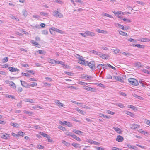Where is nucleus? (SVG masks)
Returning a JSON list of instances; mask_svg holds the SVG:
<instances>
[{"instance_id":"obj_38","label":"nucleus","mask_w":150,"mask_h":150,"mask_svg":"<svg viewBox=\"0 0 150 150\" xmlns=\"http://www.w3.org/2000/svg\"><path fill=\"white\" fill-rule=\"evenodd\" d=\"M58 128L63 131H66V128L65 127L61 125H60L58 127Z\"/></svg>"},{"instance_id":"obj_34","label":"nucleus","mask_w":150,"mask_h":150,"mask_svg":"<svg viewBox=\"0 0 150 150\" xmlns=\"http://www.w3.org/2000/svg\"><path fill=\"white\" fill-rule=\"evenodd\" d=\"M48 61L50 63L54 64L55 63L56 60L49 58L48 59Z\"/></svg>"},{"instance_id":"obj_59","label":"nucleus","mask_w":150,"mask_h":150,"mask_svg":"<svg viewBox=\"0 0 150 150\" xmlns=\"http://www.w3.org/2000/svg\"><path fill=\"white\" fill-rule=\"evenodd\" d=\"M47 138V139L48 141V142H54V141H53V140L52 139H50V137L49 136H48V137Z\"/></svg>"},{"instance_id":"obj_48","label":"nucleus","mask_w":150,"mask_h":150,"mask_svg":"<svg viewBox=\"0 0 150 150\" xmlns=\"http://www.w3.org/2000/svg\"><path fill=\"white\" fill-rule=\"evenodd\" d=\"M76 57L79 59V60L81 58H82V57L81 56H80L78 54H76Z\"/></svg>"},{"instance_id":"obj_37","label":"nucleus","mask_w":150,"mask_h":150,"mask_svg":"<svg viewBox=\"0 0 150 150\" xmlns=\"http://www.w3.org/2000/svg\"><path fill=\"white\" fill-rule=\"evenodd\" d=\"M65 125H67L69 127H71L72 126L71 124L68 122L66 121V122H65Z\"/></svg>"},{"instance_id":"obj_10","label":"nucleus","mask_w":150,"mask_h":150,"mask_svg":"<svg viewBox=\"0 0 150 150\" xmlns=\"http://www.w3.org/2000/svg\"><path fill=\"white\" fill-rule=\"evenodd\" d=\"M83 88L85 90L88 91H94V89L93 88H92L91 87L88 86H83Z\"/></svg>"},{"instance_id":"obj_47","label":"nucleus","mask_w":150,"mask_h":150,"mask_svg":"<svg viewBox=\"0 0 150 150\" xmlns=\"http://www.w3.org/2000/svg\"><path fill=\"white\" fill-rule=\"evenodd\" d=\"M8 57H5L3 59L2 62L3 63H5L8 61Z\"/></svg>"},{"instance_id":"obj_3","label":"nucleus","mask_w":150,"mask_h":150,"mask_svg":"<svg viewBox=\"0 0 150 150\" xmlns=\"http://www.w3.org/2000/svg\"><path fill=\"white\" fill-rule=\"evenodd\" d=\"M79 63L83 65L86 66L88 65V61H85V59L82 57V58H81L79 60Z\"/></svg>"},{"instance_id":"obj_6","label":"nucleus","mask_w":150,"mask_h":150,"mask_svg":"<svg viewBox=\"0 0 150 150\" xmlns=\"http://www.w3.org/2000/svg\"><path fill=\"white\" fill-rule=\"evenodd\" d=\"M9 136V135L8 134L5 133H1L0 135L1 137L5 139H7L8 137Z\"/></svg>"},{"instance_id":"obj_28","label":"nucleus","mask_w":150,"mask_h":150,"mask_svg":"<svg viewBox=\"0 0 150 150\" xmlns=\"http://www.w3.org/2000/svg\"><path fill=\"white\" fill-rule=\"evenodd\" d=\"M9 86H10L12 88H16V87L15 86V83L12 81H11L9 83Z\"/></svg>"},{"instance_id":"obj_8","label":"nucleus","mask_w":150,"mask_h":150,"mask_svg":"<svg viewBox=\"0 0 150 150\" xmlns=\"http://www.w3.org/2000/svg\"><path fill=\"white\" fill-rule=\"evenodd\" d=\"M55 103H56V104L59 107H64V105L62 103H61L60 101H59L58 100H55Z\"/></svg>"},{"instance_id":"obj_2","label":"nucleus","mask_w":150,"mask_h":150,"mask_svg":"<svg viewBox=\"0 0 150 150\" xmlns=\"http://www.w3.org/2000/svg\"><path fill=\"white\" fill-rule=\"evenodd\" d=\"M54 13L53 14V16L59 18H62L63 17V15L60 12L56 10H54L53 12Z\"/></svg>"},{"instance_id":"obj_31","label":"nucleus","mask_w":150,"mask_h":150,"mask_svg":"<svg viewBox=\"0 0 150 150\" xmlns=\"http://www.w3.org/2000/svg\"><path fill=\"white\" fill-rule=\"evenodd\" d=\"M89 143L92 144H94L97 145H98L100 144L99 143L93 140H91L90 141Z\"/></svg>"},{"instance_id":"obj_52","label":"nucleus","mask_w":150,"mask_h":150,"mask_svg":"<svg viewBox=\"0 0 150 150\" xmlns=\"http://www.w3.org/2000/svg\"><path fill=\"white\" fill-rule=\"evenodd\" d=\"M24 134V133L22 132H20L18 133V135L23 136V135Z\"/></svg>"},{"instance_id":"obj_54","label":"nucleus","mask_w":150,"mask_h":150,"mask_svg":"<svg viewBox=\"0 0 150 150\" xmlns=\"http://www.w3.org/2000/svg\"><path fill=\"white\" fill-rule=\"evenodd\" d=\"M116 105L121 108H122L124 107V105H123V104L120 103H117L116 104Z\"/></svg>"},{"instance_id":"obj_29","label":"nucleus","mask_w":150,"mask_h":150,"mask_svg":"<svg viewBox=\"0 0 150 150\" xmlns=\"http://www.w3.org/2000/svg\"><path fill=\"white\" fill-rule=\"evenodd\" d=\"M39 134L43 137L47 138L48 137V135L46 133H45L42 132H40Z\"/></svg>"},{"instance_id":"obj_26","label":"nucleus","mask_w":150,"mask_h":150,"mask_svg":"<svg viewBox=\"0 0 150 150\" xmlns=\"http://www.w3.org/2000/svg\"><path fill=\"white\" fill-rule=\"evenodd\" d=\"M102 15L103 16H106L107 17H108L109 18H113L112 16H111L110 15H109V14H108L106 13H103L102 14Z\"/></svg>"},{"instance_id":"obj_39","label":"nucleus","mask_w":150,"mask_h":150,"mask_svg":"<svg viewBox=\"0 0 150 150\" xmlns=\"http://www.w3.org/2000/svg\"><path fill=\"white\" fill-rule=\"evenodd\" d=\"M126 113L128 115L132 117H133L134 115V114H133L128 111H126Z\"/></svg>"},{"instance_id":"obj_44","label":"nucleus","mask_w":150,"mask_h":150,"mask_svg":"<svg viewBox=\"0 0 150 150\" xmlns=\"http://www.w3.org/2000/svg\"><path fill=\"white\" fill-rule=\"evenodd\" d=\"M53 1L54 2L58 3L60 4H62L63 3V2L60 0H53Z\"/></svg>"},{"instance_id":"obj_53","label":"nucleus","mask_w":150,"mask_h":150,"mask_svg":"<svg viewBox=\"0 0 150 150\" xmlns=\"http://www.w3.org/2000/svg\"><path fill=\"white\" fill-rule=\"evenodd\" d=\"M33 17L35 19H39L40 18V17L38 15H33Z\"/></svg>"},{"instance_id":"obj_12","label":"nucleus","mask_w":150,"mask_h":150,"mask_svg":"<svg viewBox=\"0 0 150 150\" xmlns=\"http://www.w3.org/2000/svg\"><path fill=\"white\" fill-rule=\"evenodd\" d=\"M85 33L88 35L90 36L91 37L95 36V34L92 32H90L88 31H87L85 32Z\"/></svg>"},{"instance_id":"obj_14","label":"nucleus","mask_w":150,"mask_h":150,"mask_svg":"<svg viewBox=\"0 0 150 150\" xmlns=\"http://www.w3.org/2000/svg\"><path fill=\"white\" fill-rule=\"evenodd\" d=\"M101 55H100L99 56L100 57L102 58V59H107L108 57V56L107 55L103 54L102 53H101Z\"/></svg>"},{"instance_id":"obj_41","label":"nucleus","mask_w":150,"mask_h":150,"mask_svg":"<svg viewBox=\"0 0 150 150\" xmlns=\"http://www.w3.org/2000/svg\"><path fill=\"white\" fill-rule=\"evenodd\" d=\"M81 107L83 108H86V109H90V108L88 106H86L85 105H83V104H81Z\"/></svg>"},{"instance_id":"obj_1","label":"nucleus","mask_w":150,"mask_h":150,"mask_svg":"<svg viewBox=\"0 0 150 150\" xmlns=\"http://www.w3.org/2000/svg\"><path fill=\"white\" fill-rule=\"evenodd\" d=\"M128 81L130 84L134 86H136L139 84L138 81L133 78H130Z\"/></svg>"},{"instance_id":"obj_43","label":"nucleus","mask_w":150,"mask_h":150,"mask_svg":"<svg viewBox=\"0 0 150 150\" xmlns=\"http://www.w3.org/2000/svg\"><path fill=\"white\" fill-rule=\"evenodd\" d=\"M22 76H26V77H30V75H29V74H27V73L22 72Z\"/></svg>"},{"instance_id":"obj_58","label":"nucleus","mask_w":150,"mask_h":150,"mask_svg":"<svg viewBox=\"0 0 150 150\" xmlns=\"http://www.w3.org/2000/svg\"><path fill=\"white\" fill-rule=\"evenodd\" d=\"M37 148L39 149H43L44 147L40 145H38Z\"/></svg>"},{"instance_id":"obj_51","label":"nucleus","mask_w":150,"mask_h":150,"mask_svg":"<svg viewBox=\"0 0 150 150\" xmlns=\"http://www.w3.org/2000/svg\"><path fill=\"white\" fill-rule=\"evenodd\" d=\"M38 84L37 83L35 82H34L33 84H31L29 85V87L30 86L32 87H34L35 86L37 85Z\"/></svg>"},{"instance_id":"obj_24","label":"nucleus","mask_w":150,"mask_h":150,"mask_svg":"<svg viewBox=\"0 0 150 150\" xmlns=\"http://www.w3.org/2000/svg\"><path fill=\"white\" fill-rule=\"evenodd\" d=\"M96 30L97 32L98 33H107V31L102 30L99 29H97Z\"/></svg>"},{"instance_id":"obj_64","label":"nucleus","mask_w":150,"mask_h":150,"mask_svg":"<svg viewBox=\"0 0 150 150\" xmlns=\"http://www.w3.org/2000/svg\"><path fill=\"white\" fill-rule=\"evenodd\" d=\"M57 32H58L59 33H60L61 34H63L64 33V32L62 30H60L58 29V31Z\"/></svg>"},{"instance_id":"obj_23","label":"nucleus","mask_w":150,"mask_h":150,"mask_svg":"<svg viewBox=\"0 0 150 150\" xmlns=\"http://www.w3.org/2000/svg\"><path fill=\"white\" fill-rule=\"evenodd\" d=\"M75 110L78 111L79 113H80L82 115H84L83 113L84 111L83 110L79 108H75Z\"/></svg>"},{"instance_id":"obj_17","label":"nucleus","mask_w":150,"mask_h":150,"mask_svg":"<svg viewBox=\"0 0 150 150\" xmlns=\"http://www.w3.org/2000/svg\"><path fill=\"white\" fill-rule=\"evenodd\" d=\"M91 52L93 54L97 56H98L99 57L100 55H101L100 54L101 52H98L94 50H91Z\"/></svg>"},{"instance_id":"obj_49","label":"nucleus","mask_w":150,"mask_h":150,"mask_svg":"<svg viewBox=\"0 0 150 150\" xmlns=\"http://www.w3.org/2000/svg\"><path fill=\"white\" fill-rule=\"evenodd\" d=\"M6 97H8V98H11L12 99H15V97L11 95H6Z\"/></svg>"},{"instance_id":"obj_61","label":"nucleus","mask_w":150,"mask_h":150,"mask_svg":"<svg viewBox=\"0 0 150 150\" xmlns=\"http://www.w3.org/2000/svg\"><path fill=\"white\" fill-rule=\"evenodd\" d=\"M107 112L108 113L112 115L114 114V112L108 110H107Z\"/></svg>"},{"instance_id":"obj_19","label":"nucleus","mask_w":150,"mask_h":150,"mask_svg":"<svg viewBox=\"0 0 150 150\" xmlns=\"http://www.w3.org/2000/svg\"><path fill=\"white\" fill-rule=\"evenodd\" d=\"M73 131L76 133V134L80 135L81 134L82 135L83 133V132L80 131L76 129H74L73 130Z\"/></svg>"},{"instance_id":"obj_45","label":"nucleus","mask_w":150,"mask_h":150,"mask_svg":"<svg viewBox=\"0 0 150 150\" xmlns=\"http://www.w3.org/2000/svg\"><path fill=\"white\" fill-rule=\"evenodd\" d=\"M143 42H149L150 41V39L149 38H142Z\"/></svg>"},{"instance_id":"obj_33","label":"nucleus","mask_w":150,"mask_h":150,"mask_svg":"<svg viewBox=\"0 0 150 150\" xmlns=\"http://www.w3.org/2000/svg\"><path fill=\"white\" fill-rule=\"evenodd\" d=\"M55 64H59L62 65L63 67H64V66H65V65L64 64V63L62 61H56Z\"/></svg>"},{"instance_id":"obj_5","label":"nucleus","mask_w":150,"mask_h":150,"mask_svg":"<svg viewBox=\"0 0 150 150\" xmlns=\"http://www.w3.org/2000/svg\"><path fill=\"white\" fill-rule=\"evenodd\" d=\"M115 25L117 27H119L120 28L123 30H126L128 29V27H125L123 25L119 23H116Z\"/></svg>"},{"instance_id":"obj_36","label":"nucleus","mask_w":150,"mask_h":150,"mask_svg":"<svg viewBox=\"0 0 150 150\" xmlns=\"http://www.w3.org/2000/svg\"><path fill=\"white\" fill-rule=\"evenodd\" d=\"M10 125L11 126H14L16 128L18 127L19 126L18 124L16 123H14L13 122H11L10 123Z\"/></svg>"},{"instance_id":"obj_11","label":"nucleus","mask_w":150,"mask_h":150,"mask_svg":"<svg viewBox=\"0 0 150 150\" xmlns=\"http://www.w3.org/2000/svg\"><path fill=\"white\" fill-rule=\"evenodd\" d=\"M113 77L116 80L119 81L120 82H123V80L122 79L120 76H114Z\"/></svg>"},{"instance_id":"obj_50","label":"nucleus","mask_w":150,"mask_h":150,"mask_svg":"<svg viewBox=\"0 0 150 150\" xmlns=\"http://www.w3.org/2000/svg\"><path fill=\"white\" fill-rule=\"evenodd\" d=\"M48 33V32L47 30H43L42 31V34L44 35H47Z\"/></svg>"},{"instance_id":"obj_27","label":"nucleus","mask_w":150,"mask_h":150,"mask_svg":"<svg viewBox=\"0 0 150 150\" xmlns=\"http://www.w3.org/2000/svg\"><path fill=\"white\" fill-rule=\"evenodd\" d=\"M113 129L114 130L116 131L117 133H121V130L120 128H119L117 127H113Z\"/></svg>"},{"instance_id":"obj_42","label":"nucleus","mask_w":150,"mask_h":150,"mask_svg":"<svg viewBox=\"0 0 150 150\" xmlns=\"http://www.w3.org/2000/svg\"><path fill=\"white\" fill-rule=\"evenodd\" d=\"M38 52H39V53L40 54H45V51H43L42 50H38L37 51Z\"/></svg>"},{"instance_id":"obj_56","label":"nucleus","mask_w":150,"mask_h":150,"mask_svg":"<svg viewBox=\"0 0 150 150\" xmlns=\"http://www.w3.org/2000/svg\"><path fill=\"white\" fill-rule=\"evenodd\" d=\"M31 42L33 44H34V45H38V44L35 42L34 40H32L31 41Z\"/></svg>"},{"instance_id":"obj_60","label":"nucleus","mask_w":150,"mask_h":150,"mask_svg":"<svg viewBox=\"0 0 150 150\" xmlns=\"http://www.w3.org/2000/svg\"><path fill=\"white\" fill-rule=\"evenodd\" d=\"M65 122H66V121H59V123L62 125H64V124H65Z\"/></svg>"},{"instance_id":"obj_32","label":"nucleus","mask_w":150,"mask_h":150,"mask_svg":"<svg viewBox=\"0 0 150 150\" xmlns=\"http://www.w3.org/2000/svg\"><path fill=\"white\" fill-rule=\"evenodd\" d=\"M62 143L67 146H70V143L67 142L64 140H62Z\"/></svg>"},{"instance_id":"obj_62","label":"nucleus","mask_w":150,"mask_h":150,"mask_svg":"<svg viewBox=\"0 0 150 150\" xmlns=\"http://www.w3.org/2000/svg\"><path fill=\"white\" fill-rule=\"evenodd\" d=\"M65 73L68 75L72 76L73 75V74L71 72H65Z\"/></svg>"},{"instance_id":"obj_57","label":"nucleus","mask_w":150,"mask_h":150,"mask_svg":"<svg viewBox=\"0 0 150 150\" xmlns=\"http://www.w3.org/2000/svg\"><path fill=\"white\" fill-rule=\"evenodd\" d=\"M128 107L134 110H135L136 108V107H135L132 105H129Z\"/></svg>"},{"instance_id":"obj_9","label":"nucleus","mask_w":150,"mask_h":150,"mask_svg":"<svg viewBox=\"0 0 150 150\" xmlns=\"http://www.w3.org/2000/svg\"><path fill=\"white\" fill-rule=\"evenodd\" d=\"M123 140V137L120 135L117 136L116 138V140L119 142H122Z\"/></svg>"},{"instance_id":"obj_30","label":"nucleus","mask_w":150,"mask_h":150,"mask_svg":"<svg viewBox=\"0 0 150 150\" xmlns=\"http://www.w3.org/2000/svg\"><path fill=\"white\" fill-rule=\"evenodd\" d=\"M119 34L123 36H127L128 35L127 33L123 32L122 31L119 32Z\"/></svg>"},{"instance_id":"obj_18","label":"nucleus","mask_w":150,"mask_h":150,"mask_svg":"<svg viewBox=\"0 0 150 150\" xmlns=\"http://www.w3.org/2000/svg\"><path fill=\"white\" fill-rule=\"evenodd\" d=\"M22 13L23 16L24 18H25L28 15V12L25 9H23L22 10Z\"/></svg>"},{"instance_id":"obj_46","label":"nucleus","mask_w":150,"mask_h":150,"mask_svg":"<svg viewBox=\"0 0 150 150\" xmlns=\"http://www.w3.org/2000/svg\"><path fill=\"white\" fill-rule=\"evenodd\" d=\"M128 41H129L130 42H133V43H135V42H137L136 41V40H135L131 38L128 39Z\"/></svg>"},{"instance_id":"obj_16","label":"nucleus","mask_w":150,"mask_h":150,"mask_svg":"<svg viewBox=\"0 0 150 150\" xmlns=\"http://www.w3.org/2000/svg\"><path fill=\"white\" fill-rule=\"evenodd\" d=\"M130 127L132 129H134L139 128V125L136 124H133L131 125Z\"/></svg>"},{"instance_id":"obj_22","label":"nucleus","mask_w":150,"mask_h":150,"mask_svg":"<svg viewBox=\"0 0 150 150\" xmlns=\"http://www.w3.org/2000/svg\"><path fill=\"white\" fill-rule=\"evenodd\" d=\"M58 29H57L54 27H52L50 29L49 31L50 33L51 34H52V31H55L57 32V31H58Z\"/></svg>"},{"instance_id":"obj_25","label":"nucleus","mask_w":150,"mask_h":150,"mask_svg":"<svg viewBox=\"0 0 150 150\" xmlns=\"http://www.w3.org/2000/svg\"><path fill=\"white\" fill-rule=\"evenodd\" d=\"M71 145L74 147H75L76 148L79 147L80 145V144H79L75 143H72L71 144Z\"/></svg>"},{"instance_id":"obj_4","label":"nucleus","mask_w":150,"mask_h":150,"mask_svg":"<svg viewBox=\"0 0 150 150\" xmlns=\"http://www.w3.org/2000/svg\"><path fill=\"white\" fill-rule=\"evenodd\" d=\"M94 61H91L90 62H88V65L89 67L91 69H93L95 68V65L94 64Z\"/></svg>"},{"instance_id":"obj_13","label":"nucleus","mask_w":150,"mask_h":150,"mask_svg":"<svg viewBox=\"0 0 150 150\" xmlns=\"http://www.w3.org/2000/svg\"><path fill=\"white\" fill-rule=\"evenodd\" d=\"M8 69L10 71L12 72H16L19 71V69H18L11 67H9Z\"/></svg>"},{"instance_id":"obj_40","label":"nucleus","mask_w":150,"mask_h":150,"mask_svg":"<svg viewBox=\"0 0 150 150\" xmlns=\"http://www.w3.org/2000/svg\"><path fill=\"white\" fill-rule=\"evenodd\" d=\"M66 135L72 137L73 134H72L71 132H66L65 133Z\"/></svg>"},{"instance_id":"obj_55","label":"nucleus","mask_w":150,"mask_h":150,"mask_svg":"<svg viewBox=\"0 0 150 150\" xmlns=\"http://www.w3.org/2000/svg\"><path fill=\"white\" fill-rule=\"evenodd\" d=\"M143 71L144 73L149 74H150V71L145 69H143Z\"/></svg>"},{"instance_id":"obj_7","label":"nucleus","mask_w":150,"mask_h":150,"mask_svg":"<svg viewBox=\"0 0 150 150\" xmlns=\"http://www.w3.org/2000/svg\"><path fill=\"white\" fill-rule=\"evenodd\" d=\"M21 84L22 86L26 88H29V85L27 83L25 82L24 81H20Z\"/></svg>"},{"instance_id":"obj_35","label":"nucleus","mask_w":150,"mask_h":150,"mask_svg":"<svg viewBox=\"0 0 150 150\" xmlns=\"http://www.w3.org/2000/svg\"><path fill=\"white\" fill-rule=\"evenodd\" d=\"M23 112L24 113H25L28 115H32L33 114V113L32 112H29V111H28L26 110H24L23 111Z\"/></svg>"},{"instance_id":"obj_20","label":"nucleus","mask_w":150,"mask_h":150,"mask_svg":"<svg viewBox=\"0 0 150 150\" xmlns=\"http://www.w3.org/2000/svg\"><path fill=\"white\" fill-rule=\"evenodd\" d=\"M24 101L25 102H29L30 103H34V100L32 99L25 98L24 99Z\"/></svg>"},{"instance_id":"obj_63","label":"nucleus","mask_w":150,"mask_h":150,"mask_svg":"<svg viewBox=\"0 0 150 150\" xmlns=\"http://www.w3.org/2000/svg\"><path fill=\"white\" fill-rule=\"evenodd\" d=\"M106 77L107 79H111L112 78V76L109 74H108L107 75Z\"/></svg>"},{"instance_id":"obj_21","label":"nucleus","mask_w":150,"mask_h":150,"mask_svg":"<svg viewBox=\"0 0 150 150\" xmlns=\"http://www.w3.org/2000/svg\"><path fill=\"white\" fill-rule=\"evenodd\" d=\"M133 96L135 98H136L139 99H140L142 100H143V97L139 96L135 94H134L133 95Z\"/></svg>"},{"instance_id":"obj_15","label":"nucleus","mask_w":150,"mask_h":150,"mask_svg":"<svg viewBox=\"0 0 150 150\" xmlns=\"http://www.w3.org/2000/svg\"><path fill=\"white\" fill-rule=\"evenodd\" d=\"M133 46L135 47H137L140 48H143L144 47V45H141L139 44H133Z\"/></svg>"}]
</instances>
